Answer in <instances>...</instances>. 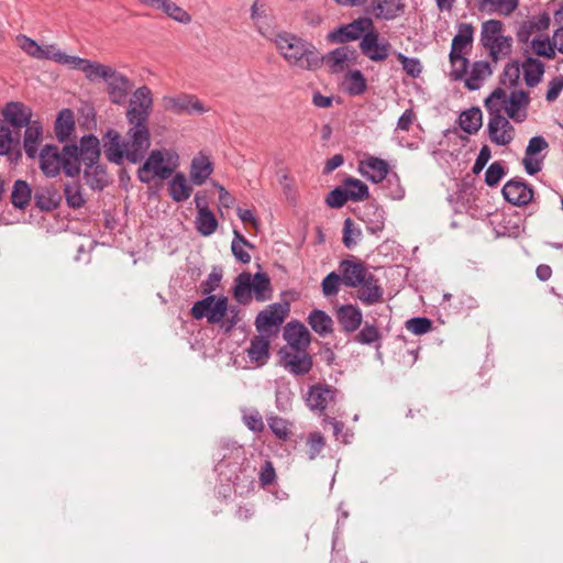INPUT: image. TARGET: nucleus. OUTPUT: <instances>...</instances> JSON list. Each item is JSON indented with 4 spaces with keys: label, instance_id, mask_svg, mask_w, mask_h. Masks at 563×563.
Instances as JSON below:
<instances>
[{
    "label": "nucleus",
    "instance_id": "17",
    "mask_svg": "<svg viewBox=\"0 0 563 563\" xmlns=\"http://www.w3.org/2000/svg\"><path fill=\"white\" fill-rule=\"evenodd\" d=\"M336 389L328 384H314L309 387L305 401L312 411H324L335 400Z\"/></svg>",
    "mask_w": 563,
    "mask_h": 563
},
{
    "label": "nucleus",
    "instance_id": "4",
    "mask_svg": "<svg viewBox=\"0 0 563 563\" xmlns=\"http://www.w3.org/2000/svg\"><path fill=\"white\" fill-rule=\"evenodd\" d=\"M530 96L523 90H512L509 95L503 88L495 89L485 100V108H497L499 113L505 111L508 119L522 123L528 117Z\"/></svg>",
    "mask_w": 563,
    "mask_h": 563
},
{
    "label": "nucleus",
    "instance_id": "14",
    "mask_svg": "<svg viewBox=\"0 0 563 563\" xmlns=\"http://www.w3.org/2000/svg\"><path fill=\"white\" fill-rule=\"evenodd\" d=\"M107 85V93L111 103L122 106L133 88L132 80L124 74L112 68L103 80Z\"/></svg>",
    "mask_w": 563,
    "mask_h": 563
},
{
    "label": "nucleus",
    "instance_id": "15",
    "mask_svg": "<svg viewBox=\"0 0 563 563\" xmlns=\"http://www.w3.org/2000/svg\"><path fill=\"white\" fill-rule=\"evenodd\" d=\"M163 106L166 111L175 114H201L207 112V108L200 102V100L192 96L181 93L178 96H166L163 98Z\"/></svg>",
    "mask_w": 563,
    "mask_h": 563
},
{
    "label": "nucleus",
    "instance_id": "33",
    "mask_svg": "<svg viewBox=\"0 0 563 563\" xmlns=\"http://www.w3.org/2000/svg\"><path fill=\"white\" fill-rule=\"evenodd\" d=\"M269 336L260 334L251 340L247 355L252 362L264 365L269 358Z\"/></svg>",
    "mask_w": 563,
    "mask_h": 563
},
{
    "label": "nucleus",
    "instance_id": "3",
    "mask_svg": "<svg viewBox=\"0 0 563 563\" xmlns=\"http://www.w3.org/2000/svg\"><path fill=\"white\" fill-rule=\"evenodd\" d=\"M40 167L48 176H56L60 169L67 176L75 177L80 173L78 165V146L66 145L62 151L55 145H45L40 153Z\"/></svg>",
    "mask_w": 563,
    "mask_h": 563
},
{
    "label": "nucleus",
    "instance_id": "12",
    "mask_svg": "<svg viewBox=\"0 0 563 563\" xmlns=\"http://www.w3.org/2000/svg\"><path fill=\"white\" fill-rule=\"evenodd\" d=\"M373 29V21L369 18L362 16L353 22L342 25L331 33L328 38L330 42L335 44H343L350 41H355Z\"/></svg>",
    "mask_w": 563,
    "mask_h": 563
},
{
    "label": "nucleus",
    "instance_id": "27",
    "mask_svg": "<svg viewBox=\"0 0 563 563\" xmlns=\"http://www.w3.org/2000/svg\"><path fill=\"white\" fill-rule=\"evenodd\" d=\"M474 41V27L470 23H460L457 33L454 35L451 44L450 54L467 55L472 49Z\"/></svg>",
    "mask_w": 563,
    "mask_h": 563
},
{
    "label": "nucleus",
    "instance_id": "42",
    "mask_svg": "<svg viewBox=\"0 0 563 563\" xmlns=\"http://www.w3.org/2000/svg\"><path fill=\"white\" fill-rule=\"evenodd\" d=\"M308 323L314 332L324 336L332 332L333 321L324 311L314 309L308 317Z\"/></svg>",
    "mask_w": 563,
    "mask_h": 563
},
{
    "label": "nucleus",
    "instance_id": "40",
    "mask_svg": "<svg viewBox=\"0 0 563 563\" xmlns=\"http://www.w3.org/2000/svg\"><path fill=\"white\" fill-rule=\"evenodd\" d=\"M460 126L468 134H475L482 126L483 115L479 108L473 107L463 111L459 118Z\"/></svg>",
    "mask_w": 563,
    "mask_h": 563
},
{
    "label": "nucleus",
    "instance_id": "52",
    "mask_svg": "<svg viewBox=\"0 0 563 563\" xmlns=\"http://www.w3.org/2000/svg\"><path fill=\"white\" fill-rule=\"evenodd\" d=\"M520 74L521 66L517 62L509 63L500 76V84L507 88H515L519 84Z\"/></svg>",
    "mask_w": 563,
    "mask_h": 563
},
{
    "label": "nucleus",
    "instance_id": "57",
    "mask_svg": "<svg viewBox=\"0 0 563 563\" xmlns=\"http://www.w3.org/2000/svg\"><path fill=\"white\" fill-rule=\"evenodd\" d=\"M531 48L533 52L547 58H553L555 56V47L553 45V40L549 37L538 36L531 41Z\"/></svg>",
    "mask_w": 563,
    "mask_h": 563
},
{
    "label": "nucleus",
    "instance_id": "54",
    "mask_svg": "<svg viewBox=\"0 0 563 563\" xmlns=\"http://www.w3.org/2000/svg\"><path fill=\"white\" fill-rule=\"evenodd\" d=\"M449 59L451 64V77L454 80L463 79L470 66V60L466 55L455 54L453 58V54H449Z\"/></svg>",
    "mask_w": 563,
    "mask_h": 563
},
{
    "label": "nucleus",
    "instance_id": "21",
    "mask_svg": "<svg viewBox=\"0 0 563 563\" xmlns=\"http://www.w3.org/2000/svg\"><path fill=\"white\" fill-rule=\"evenodd\" d=\"M342 284L347 287H357L369 274L361 261L343 260L339 264Z\"/></svg>",
    "mask_w": 563,
    "mask_h": 563
},
{
    "label": "nucleus",
    "instance_id": "28",
    "mask_svg": "<svg viewBox=\"0 0 563 563\" xmlns=\"http://www.w3.org/2000/svg\"><path fill=\"white\" fill-rule=\"evenodd\" d=\"M2 114L16 129L26 126L32 122V110L21 102H9L4 107Z\"/></svg>",
    "mask_w": 563,
    "mask_h": 563
},
{
    "label": "nucleus",
    "instance_id": "41",
    "mask_svg": "<svg viewBox=\"0 0 563 563\" xmlns=\"http://www.w3.org/2000/svg\"><path fill=\"white\" fill-rule=\"evenodd\" d=\"M352 55V51L346 46H341L323 57V60H325L332 73H341L347 66Z\"/></svg>",
    "mask_w": 563,
    "mask_h": 563
},
{
    "label": "nucleus",
    "instance_id": "23",
    "mask_svg": "<svg viewBox=\"0 0 563 563\" xmlns=\"http://www.w3.org/2000/svg\"><path fill=\"white\" fill-rule=\"evenodd\" d=\"M283 336L287 342V346L284 349L306 350L310 344L308 329L298 321L288 322L284 328Z\"/></svg>",
    "mask_w": 563,
    "mask_h": 563
},
{
    "label": "nucleus",
    "instance_id": "56",
    "mask_svg": "<svg viewBox=\"0 0 563 563\" xmlns=\"http://www.w3.org/2000/svg\"><path fill=\"white\" fill-rule=\"evenodd\" d=\"M65 198L67 201V205L70 208L78 209L81 208L86 200L81 192V186L78 183H71L67 184L64 189Z\"/></svg>",
    "mask_w": 563,
    "mask_h": 563
},
{
    "label": "nucleus",
    "instance_id": "29",
    "mask_svg": "<svg viewBox=\"0 0 563 563\" xmlns=\"http://www.w3.org/2000/svg\"><path fill=\"white\" fill-rule=\"evenodd\" d=\"M223 450L228 451L221 454V459L216 465V471L220 476H224L227 481H234L238 476L234 474L227 475L224 468L230 466L231 463L229 460H233V473L239 468V462L243 459V449L241 445L236 443H232L231 446L224 448Z\"/></svg>",
    "mask_w": 563,
    "mask_h": 563
},
{
    "label": "nucleus",
    "instance_id": "32",
    "mask_svg": "<svg viewBox=\"0 0 563 563\" xmlns=\"http://www.w3.org/2000/svg\"><path fill=\"white\" fill-rule=\"evenodd\" d=\"M492 74L493 70L488 62H475L471 67L468 76L465 78V87L468 90H477Z\"/></svg>",
    "mask_w": 563,
    "mask_h": 563
},
{
    "label": "nucleus",
    "instance_id": "26",
    "mask_svg": "<svg viewBox=\"0 0 563 563\" xmlns=\"http://www.w3.org/2000/svg\"><path fill=\"white\" fill-rule=\"evenodd\" d=\"M360 219L366 224V230L371 234H378L385 228V210L376 203H367Z\"/></svg>",
    "mask_w": 563,
    "mask_h": 563
},
{
    "label": "nucleus",
    "instance_id": "9",
    "mask_svg": "<svg viewBox=\"0 0 563 563\" xmlns=\"http://www.w3.org/2000/svg\"><path fill=\"white\" fill-rule=\"evenodd\" d=\"M486 110L489 114L487 132L490 142L498 146L510 144L515 139V128L509 119L499 113L497 108Z\"/></svg>",
    "mask_w": 563,
    "mask_h": 563
},
{
    "label": "nucleus",
    "instance_id": "16",
    "mask_svg": "<svg viewBox=\"0 0 563 563\" xmlns=\"http://www.w3.org/2000/svg\"><path fill=\"white\" fill-rule=\"evenodd\" d=\"M63 65L68 66L71 69L81 70L89 81H95L97 79L104 80L112 69L111 66L68 54H66Z\"/></svg>",
    "mask_w": 563,
    "mask_h": 563
},
{
    "label": "nucleus",
    "instance_id": "44",
    "mask_svg": "<svg viewBox=\"0 0 563 563\" xmlns=\"http://www.w3.org/2000/svg\"><path fill=\"white\" fill-rule=\"evenodd\" d=\"M32 190L29 184L24 180H15L12 192H11V202L18 209H25L31 200Z\"/></svg>",
    "mask_w": 563,
    "mask_h": 563
},
{
    "label": "nucleus",
    "instance_id": "31",
    "mask_svg": "<svg viewBox=\"0 0 563 563\" xmlns=\"http://www.w3.org/2000/svg\"><path fill=\"white\" fill-rule=\"evenodd\" d=\"M213 172L212 163L206 155L199 154L195 156L190 165V179L192 184L202 185Z\"/></svg>",
    "mask_w": 563,
    "mask_h": 563
},
{
    "label": "nucleus",
    "instance_id": "47",
    "mask_svg": "<svg viewBox=\"0 0 563 563\" xmlns=\"http://www.w3.org/2000/svg\"><path fill=\"white\" fill-rule=\"evenodd\" d=\"M196 230L203 236H209L216 232L218 220L211 210L197 212L195 220Z\"/></svg>",
    "mask_w": 563,
    "mask_h": 563
},
{
    "label": "nucleus",
    "instance_id": "63",
    "mask_svg": "<svg viewBox=\"0 0 563 563\" xmlns=\"http://www.w3.org/2000/svg\"><path fill=\"white\" fill-rule=\"evenodd\" d=\"M347 200L351 199L344 187L334 188L325 198L327 205L331 208H341L347 202Z\"/></svg>",
    "mask_w": 563,
    "mask_h": 563
},
{
    "label": "nucleus",
    "instance_id": "58",
    "mask_svg": "<svg viewBox=\"0 0 563 563\" xmlns=\"http://www.w3.org/2000/svg\"><path fill=\"white\" fill-rule=\"evenodd\" d=\"M406 329L416 335H422L431 331L432 322L426 317H416L406 322Z\"/></svg>",
    "mask_w": 563,
    "mask_h": 563
},
{
    "label": "nucleus",
    "instance_id": "13",
    "mask_svg": "<svg viewBox=\"0 0 563 563\" xmlns=\"http://www.w3.org/2000/svg\"><path fill=\"white\" fill-rule=\"evenodd\" d=\"M279 355L284 368L295 376H303L312 368V358L306 350L280 349Z\"/></svg>",
    "mask_w": 563,
    "mask_h": 563
},
{
    "label": "nucleus",
    "instance_id": "1",
    "mask_svg": "<svg viewBox=\"0 0 563 563\" xmlns=\"http://www.w3.org/2000/svg\"><path fill=\"white\" fill-rule=\"evenodd\" d=\"M153 108V95L148 87H139L132 95L126 110V120L131 128L126 140L114 130L107 132L103 139V152L107 159L114 164L128 161L140 163L150 148V130L147 121Z\"/></svg>",
    "mask_w": 563,
    "mask_h": 563
},
{
    "label": "nucleus",
    "instance_id": "61",
    "mask_svg": "<svg viewBox=\"0 0 563 563\" xmlns=\"http://www.w3.org/2000/svg\"><path fill=\"white\" fill-rule=\"evenodd\" d=\"M397 58L402 65V69L407 75L411 76L412 78H417L421 74L422 66L418 58H410L401 53L397 55Z\"/></svg>",
    "mask_w": 563,
    "mask_h": 563
},
{
    "label": "nucleus",
    "instance_id": "19",
    "mask_svg": "<svg viewBox=\"0 0 563 563\" xmlns=\"http://www.w3.org/2000/svg\"><path fill=\"white\" fill-rule=\"evenodd\" d=\"M389 43L379 42L378 34L372 30L363 35L360 42L362 53L373 62H383L389 55Z\"/></svg>",
    "mask_w": 563,
    "mask_h": 563
},
{
    "label": "nucleus",
    "instance_id": "60",
    "mask_svg": "<svg viewBox=\"0 0 563 563\" xmlns=\"http://www.w3.org/2000/svg\"><path fill=\"white\" fill-rule=\"evenodd\" d=\"M340 283H342L340 275L335 272H331L321 283L322 294L325 297L338 295Z\"/></svg>",
    "mask_w": 563,
    "mask_h": 563
},
{
    "label": "nucleus",
    "instance_id": "45",
    "mask_svg": "<svg viewBox=\"0 0 563 563\" xmlns=\"http://www.w3.org/2000/svg\"><path fill=\"white\" fill-rule=\"evenodd\" d=\"M155 9L179 23L188 24L191 21L190 14L172 0H159Z\"/></svg>",
    "mask_w": 563,
    "mask_h": 563
},
{
    "label": "nucleus",
    "instance_id": "5",
    "mask_svg": "<svg viewBox=\"0 0 563 563\" xmlns=\"http://www.w3.org/2000/svg\"><path fill=\"white\" fill-rule=\"evenodd\" d=\"M233 296L241 305H249L252 297L260 301H266L272 297L271 279L266 273H241L234 282Z\"/></svg>",
    "mask_w": 563,
    "mask_h": 563
},
{
    "label": "nucleus",
    "instance_id": "48",
    "mask_svg": "<svg viewBox=\"0 0 563 563\" xmlns=\"http://www.w3.org/2000/svg\"><path fill=\"white\" fill-rule=\"evenodd\" d=\"M343 187L353 201H361L369 196L367 185L357 178L347 177L343 181Z\"/></svg>",
    "mask_w": 563,
    "mask_h": 563
},
{
    "label": "nucleus",
    "instance_id": "46",
    "mask_svg": "<svg viewBox=\"0 0 563 563\" xmlns=\"http://www.w3.org/2000/svg\"><path fill=\"white\" fill-rule=\"evenodd\" d=\"M84 177L92 189H102L107 185V173L97 163L86 165Z\"/></svg>",
    "mask_w": 563,
    "mask_h": 563
},
{
    "label": "nucleus",
    "instance_id": "18",
    "mask_svg": "<svg viewBox=\"0 0 563 563\" xmlns=\"http://www.w3.org/2000/svg\"><path fill=\"white\" fill-rule=\"evenodd\" d=\"M501 192L509 203L518 207L527 206L531 202L534 194L532 187L519 178L508 180L504 185Z\"/></svg>",
    "mask_w": 563,
    "mask_h": 563
},
{
    "label": "nucleus",
    "instance_id": "37",
    "mask_svg": "<svg viewBox=\"0 0 563 563\" xmlns=\"http://www.w3.org/2000/svg\"><path fill=\"white\" fill-rule=\"evenodd\" d=\"M523 79L528 87L537 86L544 74V65L537 58L528 57L521 65Z\"/></svg>",
    "mask_w": 563,
    "mask_h": 563
},
{
    "label": "nucleus",
    "instance_id": "51",
    "mask_svg": "<svg viewBox=\"0 0 563 563\" xmlns=\"http://www.w3.org/2000/svg\"><path fill=\"white\" fill-rule=\"evenodd\" d=\"M34 201L41 210H52L57 206L56 194L49 188L37 189L34 194Z\"/></svg>",
    "mask_w": 563,
    "mask_h": 563
},
{
    "label": "nucleus",
    "instance_id": "43",
    "mask_svg": "<svg viewBox=\"0 0 563 563\" xmlns=\"http://www.w3.org/2000/svg\"><path fill=\"white\" fill-rule=\"evenodd\" d=\"M344 90L350 96H360L365 92L367 85L366 79L361 70H350L345 74L343 80Z\"/></svg>",
    "mask_w": 563,
    "mask_h": 563
},
{
    "label": "nucleus",
    "instance_id": "24",
    "mask_svg": "<svg viewBox=\"0 0 563 563\" xmlns=\"http://www.w3.org/2000/svg\"><path fill=\"white\" fill-rule=\"evenodd\" d=\"M336 320L342 331L345 333H354L362 324L363 314L361 309L355 305H342L336 309Z\"/></svg>",
    "mask_w": 563,
    "mask_h": 563
},
{
    "label": "nucleus",
    "instance_id": "25",
    "mask_svg": "<svg viewBox=\"0 0 563 563\" xmlns=\"http://www.w3.org/2000/svg\"><path fill=\"white\" fill-rule=\"evenodd\" d=\"M358 172L372 183L378 184L388 177V164L382 158L369 156L360 162Z\"/></svg>",
    "mask_w": 563,
    "mask_h": 563
},
{
    "label": "nucleus",
    "instance_id": "22",
    "mask_svg": "<svg viewBox=\"0 0 563 563\" xmlns=\"http://www.w3.org/2000/svg\"><path fill=\"white\" fill-rule=\"evenodd\" d=\"M357 287L356 297L363 305L373 306L383 300L384 289L378 278L372 273H369Z\"/></svg>",
    "mask_w": 563,
    "mask_h": 563
},
{
    "label": "nucleus",
    "instance_id": "62",
    "mask_svg": "<svg viewBox=\"0 0 563 563\" xmlns=\"http://www.w3.org/2000/svg\"><path fill=\"white\" fill-rule=\"evenodd\" d=\"M506 175L505 167L499 162H494L489 165L485 173V183L489 187L496 186L501 178Z\"/></svg>",
    "mask_w": 563,
    "mask_h": 563
},
{
    "label": "nucleus",
    "instance_id": "64",
    "mask_svg": "<svg viewBox=\"0 0 563 563\" xmlns=\"http://www.w3.org/2000/svg\"><path fill=\"white\" fill-rule=\"evenodd\" d=\"M221 279V271L217 268L212 269L207 279L200 285L202 294L206 296L212 295V292L219 287Z\"/></svg>",
    "mask_w": 563,
    "mask_h": 563
},
{
    "label": "nucleus",
    "instance_id": "59",
    "mask_svg": "<svg viewBox=\"0 0 563 563\" xmlns=\"http://www.w3.org/2000/svg\"><path fill=\"white\" fill-rule=\"evenodd\" d=\"M380 340V332L374 324L365 323L362 330L356 334L355 341L361 344H373Z\"/></svg>",
    "mask_w": 563,
    "mask_h": 563
},
{
    "label": "nucleus",
    "instance_id": "49",
    "mask_svg": "<svg viewBox=\"0 0 563 563\" xmlns=\"http://www.w3.org/2000/svg\"><path fill=\"white\" fill-rule=\"evenodd\" d=\"M233 234L234 238L231 243V250L234 257L243 264L250 263L251 255L245 251V247L253 249V244H251L238 230H234Z\"/></svg>",
    "mask_w": 563,
    "mask_h": 563
},
{
    "label": "nucleus",
    "instance_id": "7",
    "mask_svg": "<svg viewBox=\"0 0 563 563\" xmlns=\"http://www.w3.org/2000/svg\"><path fill=\"white\" fill-rule=\"evenodd\" d=\"M179 165V156L170 150H154L140 166L137 177L144 184L151 183L155 177L167 179Z\"/></svg>",
    "mask_w": 563,
    "mask_h": 563
},
{
    "label": "nucleus",
    "instance_id": "6",
    "mask_svg": "<svg viewBox=\"0 0 563 563\" xmlns=\"http://www.w3.org/2000/svg\"><path fill=\"white\" fill-rule=\"evenodd\" d=\"M479 41L494 63L509 57L512 52V37L505 35L504 23L499 20L482 23Z\"/></svg>",
    "mask_w": 563,
    "mask_h": 563
},
{
    "label": "nucleus",
    "instance_id": "34",
    "mask_svg": "<svg viewBox=\"0 0 563 563\" xmlns=\"http://www.w3.org/2000/svg\"><path fill=\"white\" fill-rule=\"evenodd\" d=\"M25 128L26 130L23 140L24 151L30 158H35L38 144L43 136V126L40 121H33Z\"/></svg>",
    "mask_w": 563,
    "mask_h": 563
},
{
    "label": "nucleus",
    "instance_id": "10",
    "mask_svg": "<svg viewBox=\"0 0 563 563\" xmlns=\"http://www.w3.org/2000/svg\"><path fill=\"white\" fill-rule=\"evenodd\" d=\"M18 46L30 57L41 60H54L63 65L66 53L60 51L56 44L40 45L37 42L26 35L16 37Z\"/></svg>",
    "mask_w": 563,
    "mask_h": 563
},
{
    "label": "nucleus",
    "instance_id": "11",
    "mask_svg": "<svg viewBox=\"0 0 563 563\" xmlns=\"http://www.w3.org/2000/svg\"><path fill=\"white\" fill-rule=\"evenodd\" d=\"M288 309L284 308L280 303L269 305L262 310L255 319L256 330L264 335L271 336L278 332L279 327L285 321Z\"/></svg>",
    "mask_w": 563,
    "mask_h": 563
},
{
    "label": "nucleus",
    "instance_id": "55",
    "mask_svg": "<svg viewBox=\"0 0 563 563\" xmlns=\"http://www.w3.org/2000/svg\"><path fill=\"white\" fill-rule=\"evenodd\" d=\"M362 236V231L355 227L351 218H346L343 223L342 242L345 247H354Z\"/></svg>",
    "mask_w": 563,
    "mask_h": 563
},
{
    "label": "nucleus",
    "instance_id": "39",
    "mask_svg": "<svg viewBox=\"0 0 563 563\" xmlns=\"http://www.w3.org/2000/svg\"><path fill=\"white\" fill-rule=\"evenodd\" d=\"M75 129L74 113L70 109H63L55 121V134L58 141H66Z\"/></svg>",
    "mask_w": 563,
    "mask_h": 563
},
{
    "label": "nucleus",
    "instance_id": "38",
    "mask_svg": "<svg viewBox=\"0 0 563 563\" xmlns=\"http://www.w3.org/2000/svg\"><path fill=\"white\" fill-rule=\"evenodd\" d=\"M168 190L172 199L176 202H183L187 200L192 192L191 186L188 185L185 175L181 173H177L173 177L168 184Z\"/></svg>",
    "mask_w": 563,
    "mask_h": 563
},
{
    "label": "nucleus",
    "instance_id": "35",
    "mask_svg": "<svg viewBox=\"0 0 563 563\" xmlns=\"http://www.w3.org/2000/svg\"><path fill=\"white\" fill-rule=\"evenodd\" d=\"M479 11L510 15L518 8V0H474Z\"/></svg>",
    "mask_w": 563,
    "mask_h": 563
},
{
    "label": "nucleus",
    "instance_id": "8",
    "mask_svg": "<svg viewBox=\"0 0 563 563\" xmlns=\"http://www.w3.org/2000/svg\"><path fill=\"white\" fill-rule=\"evenodd\" d=\"M228 312V298L225 296L217 297L214 295L206 296L196 301L190 314L196 320L207 319L210 324H220Z\"/></svg>",
    "mask_w": 563,
    "mask_h": 563
},
{
    "label": "nucleus",
    "instance_id": "2",
    "mask_svg": "<svg viewBox=\"0 0 563 563\" xmlns=\"http://www.w3.org/2000/svg\"><path fill=\"white\" fill-rule=\"evenodd\" d=\"M273 41L278 53L290 66L303 70H314L323 62V56L313 44L292 33L280 32L275 35Z\"/></svg>",
    "mask_w": 563,
    "mask_h": 563
},
{
    "label": "nucleus",
    "instance_id": "50",
    "mask_svg": "<svg viewBox=\"0 0 563 563\" xmlns=\"http://www.w3.org/2000/svg\"><path fill=\"white\" fill-rule=\"evenodd\" d=\"M266 420L271 431L274 433L276 438H278L282 441H288L290 439L291 423L288 420L274 415L267 416Z\"/></svg>",
    "mask_w": 563,
    "mask_h": 563
},
{
    "label": "nucleus",
    "instance_id": "20",
    "mask_svg": "<svg viewBox=\"0 0 563 563\" xmlns=\"http://www.w3.org/2000/svg\"><path fill=\"white\" fill-rule=\"evenodd\" d=\"M548 147L549 143L543 136L538 135L530 139L522 159L525 169L529 175H536L541 170L542 159L536 156Z\"/></svg>",
    "mask_w": 563,
    "mask_h": 563
},
{
    "label": "nucleus",
    "instance_id": "30",
    "mask_svg": "<svg viewBox=\"0 0 563 563\" xmlns=\"http://www.w3.org/2000/svg\"><path fill=\"white\" fill-rule=\"evenodd\" d=\"M100 142L92 135H85L80 140V146H78V165L80 162L85 165L96 164L100 157Z\"/></svg>",
    "mask_w": 563,
    "mask_h": 563
},
{
    "label": "nucleus",
    "instance_id": "53",
    "mask_svg": "<svg viewBox=\"0 0 563 563\" xmlns=\"http://www.w3.org/2000/svg\"><path fill=\"white\" fill-rule=\"evenodd\" d=\"M307 455L310 461L317 459L325 446V439L319 431L310 432L306 440Z\"/></svg>",
    "mask_w": 563,
    "mask_h": 563
},
{
    "label": "nucleus",
    "instance_id": "36",
    "mask_svg": "<svg viewBox=\"0 0 563 563\" xmlns=\"http://www.w3.org/2000/svg\"><path fill=\"white\" fill-rule=\"evenodd\" d=\"M373 12L376 18L391 20L404 11V3L401 0H373Z\"/></svg>",
    "mask_w": 563,
    "mask_h": 563
}]
</instances>
